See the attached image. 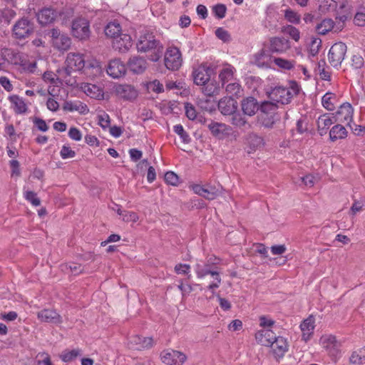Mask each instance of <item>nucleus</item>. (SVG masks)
I'll return each mask as SVG.
<instances>
[{
	"label": "nucleus",
	"mask_w": 365,
	"mask_h": 365,
	"mask_svg": "<svg viewBox=\"0 0 365 365\" xmlns=\"http://www.w3.org/2000/svg\"><path fill=\"white\" fill-rule=\"evenodd\" d=\"M214 74L215 68L207 63H202L192 68V77L194 83L200 86L202 93L207 96H217L220 91L219 83L212 79Z\"/></svg>",
	"instance_id": "f257e3e1"
},
{
	"label": "nucleus",
	"mask_w": 365,
	"mask_h": 365,
	"mask_svg": "<svg viewBox=\"0 0 365 365\" xmlns=\"http://www.w3.org/2000/svg\"><path fill=\"white\" fill-rule=\"evenodd\" d=\"M137 49L140 52H148L155 51L154 56L150 58L153 61H157L163 53V45L160 41L156 39L153 32L145 30L139 37L136 43Z\"/></svg>",
	"instance_id": "f03ea898"
},
{
	"label": "nucleus",
	"mask_w": 365,
	"mask_h": 365,
	"mask_svg": "<svg viewBox=\"0 0 365 365\" xmlns=\"http://www.w3.org/2000/svg\"><path fill=\"white\" fill-rule=\"evenodd\" d=\"M299 92V88L296 83L290 88L283 86H276L269 93V101L279 106H283L290 103L294 96H297Z\"/></svg>",
	"instance_id": "7ed1b4c3"
},
{
	"label": "nucleus",
	"mask_w": 365,
	"mask_h": 365,
	"mask_svg": "<svg viewBox=\"0 0 365 365\" xmlns=\"http://www.w3.org/2000/svg\"><path fill=\"white\" fill-rule=\"evenodd\" d=\"M279 106L271 101H264L260 106L259 121L265 128H272L275 122L280 119L277 111Z\"/></svg>",
	"instance_id": "20e7f679"
},
{
	"label": "nucleus",
	"mask_w": 365,
	"mask_h": 365,
	"mask_svg": "<svg viewBox=\"0 0 365 365\" xmlns=\"http://www.w3.org/2000/svg\"><path fill=\"white\" fill-rule=\"evenodd\" d=\"M195 273L200 279L204 278L206 275L210 274L213 278V282L207 286V289L213 292L218 288L221 284V277L218 271L210 265V260L205 264H197L195 266Z\"/></svg>",
	"instance_id": "39448f33"
},
{
	"label": "nucleus",
	"mask_w": 365,
	"mask_h": 365,
	"mask_svg": "<svg viewBox=\"0 0 365 365\" xmlns=\"http://www.w3.org/2000/svg\"><path fill=\"white\" fill-rule=\"evenodd\" d=\"M165 67L170 71H178L182 66V58L180 49L175 46L167 48L164 55Z\"/></svg>",
	"instance_id": "423d86ee"
},
{
	"label": "nucleus",
	"mask_w": 365,
	"mask_h": 365,
	"mask_svg": "<svg viewBox=\"0 0 365 365\" xmlns=\"http://www.w3.org/2000/svg\"><path fill=\"white\" fill-rule=\"evenodd\" d=\"M347 51L346 45L343 42L335 43L329 49L328 60L334 68H339Z\"/></svg>",
	"instance_id": "0eeeda50"
},
{
	"label": "nucleus",
	"mask_w": 365,
	"mask_h": 365,
	"mask_svg": "<svg viewBox=\"0 0 365 365\" xmlns=\"http://www.w3.org/2000/svg\"><path fill=\"white\" fill-rule=\"evenodd\" d=\"M319 342L332 359H336L339 357L341 344L335 336L331 334L323 335L320 338Z\"/></svg>",
	"instance_id": "6e6552de"
},
{
	"label": "nucleus",
	"mask_w": 365,
	"mask_h": 365,
	"mask_svg": "<svg viewBox=\"0 0 365 365\" xmlns=\"http://www.w3.org/2000/svg\"><path fill=\"white\" fill-rule=\"evenodd\" d=\"M12 31L16 38H26L34 32V24L27 18H21L14 25Z\"/></svg>",
	"instance_id": "1a4fd4ad"
},
{
	"label": "nucleus",
	"mask_w": 365,
	"mask_h": 365,
	"mask_svg": "<svg viewBox=\"0 0 365 365\" xmlns=\"http://www.w3.org/2000/svg\"><path fill=\"white\" fill-rule=\"evenodd\" d=\"M72 34L74 37L81 40L89 37V22L85 18L78 17L72 22Z\"/></svg>",
	"instance_id": "9d476101"
},
{
	"label": "nucleus",
	"mask_w": 365,
	"mask_h": 365,
	"mask_svg": "<svg viewBox=\"0 0 365 365\" xmlns=\"http://www.w3.org/2000/svg\"><path fill=\"white\" fill-rule=\"evenodd\" d=\"M353 113L354 109L351 105L349 103H344L341 105L338 110L332 115L336 122L346 123L347 125H350V123L353 120Z\"/></svg>",
	"instance_id": "9b49d317"
},
{
	"label": "nucleus",
	"mask_w": 365,
	"mask_h": 365,
	"mask_svg": "<svg viewBox=\"0 0 365 365\" xmlns=\"http://www.w3.org/2000/svg\"><path fill=\"white\" fill-rule=\"evenodd\" d=\"M162 361L168 365H182L187 357L183 353L175 350H166L160 354Z\"/></svg>",
	"instance_id": "f8f14e48"
},
{
	"label": "nucleus",
	"mask_w": 365,
	"mask_h": 365,
	"mask_svg": "<svg viewBox=\"0 0 365 365\" xmlns=\"http://www.w3.org/2000/svg\"><path fill=\"white\" fill-rule=\"evenodd\" d=\"M115 92L119 98L129 101H134L138 96V90L133 86L129 84L116 86Z\"/></svg>",
	"instance_id": "ddd939ff"
},
{
	"label": "nucleus",
	"mask_w": 365,
	"mask_h": 365,
	"mask_svg": "<svg viewBox=\"0 0 365 365\" xmlns=\"http://www.w3.org/2000/svg\"><path fill=\"white\" fill-rule=\"evenodd\" d=\"M272 53H282L289 48V42L284 37H272L267 47Z\"/></svg>",
	"instance_id": "4468645a"
},
{
	"label": "nucleus",
	"mask_w": 365,
	"mask_h": 365,
	"mask_svg": "<svg viewBox=\"0 0 365 365\" xmlns=\"http://www.w3.org/2000/svg\"><path fill=\"white\" fill-rule=\"evenodd\" d=\"M269 50L266 46L255 55L254 63L260 68H271L272 63L274 62V57L272 56Z\"/></svg>",
	"instance_id": "2eb2a0df"
},
{
	"label": "nucleus",
	"mask_w": 365,
	"mask_h": 365,
	"mask_svg": "<svg viewBox=\"0 0 365 365\" xmlns=\"http://www.w3.org/2000/svg\"><path fill=\"white\" fill-rule=\"evenodd\" d=\"M207 128L210 130L212 135L217 138H223L228 136L232 132V128L222 123H218L211 120L207 125Z\"/></svg>",
	"instance_id": "dca6fc26"
},
{
	"label": "nucleus",
	"mask_w": 365,
	"mask_h": 365,
	"mask_svg": "<svg viewBox=\"0 0 365 365\" xmlns=\"http://www.w3.org/2000/svg\"><path fill=\"white\" fill-rule=\"evenodd\" d=\"M107 73L113 78H119L126 73V67L120 59H113L108 63Z\"/></svg>",
	"instance_id": "f3484780"
},
{
	"label": "nucleus",
	"mask_w": 365,
	"mask_h": 365,
	"mask_svg": "<svg viewBox=\"0 0 365 365\" xmlns=\"http://www.w3.org/2000/svg\"><path fill=\"white\" fill-rule=\"evenodd\" d=\"M228 122L235 128L240 130H245L251 128V125L247 120V115L237 110L229 116Z\"/></svg>",
	"instance_id": "a211bd4d"
},
{
	"label": "nucleus",
	"mask_w": 365,
	"mask_h": 365,
	"mask_svg": "<svg viewBox=\"0 0 365 365\" xmlns=\"http://www.w3.org/2000/svg\"><path fill=\"white\" fill-rule=\"evenodd\" d=\"M128 68L134 74L143 73L148 67L146 60L141 56H132L127 63Z\"/></svg>",
	"instance_id": "6ab92c4d"
},
{
	"label": "nucleus",
	"mask_w": 365,
	"mask_h": 365,
	"mask_svg": "<svg viewBox=\"0 0 365 365\" xmlns=\"http://www.w3.org/2000/svg\"><path fill=\"white\" fill-rule=\"evenodd\" d=\"M218 109L223 115L230 116L237 110V102L232 97H224L218 102Z\"/></svg>",
	"instance_id": "aec40b11"
},
{
	"label": "nucleus",
	"mask_w": 365,
	"mask_h": 365,
	"mask_svg": "<svg viewBox=\"0 0 365 365\" xmlns=\"http://www.w3.org/2000/svg\"><path fill=\"white\" fill-rule=\"evenodd\" d=\"M269 346L276 359L282 358L288 351L289 346L287 340L282 336H277Z\"/></svg>",
	"instance_id": "412c9836"
},
{
	"label": "nucleus",
	"mask_w": 365,
	"mask_h": 365,
	"mask_svg": "<svg viewBox=\"0 0 365 365\" xmlns=\"http://www.w3.org/2000/svg\"><path fill=\"white\" fill-rule=\"evenodd\" d=\"M132 38L126 34H120L113 41V48L121 53L127 52L132 46Z\"/></svg>",
	"instance_id": "4be33fe9"
},
{
	"label": "nucleus",
	"mask_w": 365,
	"mask_h": 365,
	"mask_svg": "<svg viewBox=\"0 0 365 365\" xmlns=\"http://www.w3.org/2000/svg\"><path fill=\"white\" fill-rule=\"evenodd\" d=\"M241 108L244 115L249 117L253 116L260 110L257 101L253 97H247L243 99L241 102Z\"/></svg>",
	"instance_id": "5701e85b"
},
{
	"label": "nucleus",
	"mask_w": 365,
	"mask_h": 365,
	"mask_svg": "<svg viewBox=\"0 0 365 365\" xmlns=\"http://www.w3.org/2000/svg\"><path fill=\"white\" fill-rule=\"evenodd\" d=\"M38 23L46 26L53 23L57 17L56 11L51 8H43L36 14Z\"/></svg>",
	"instance_id": "b1692460"
},
{
	"label": "nucleus",
	"mask_w": 365,
	"mask_h": 365,
	"mask_svg": "<svg viewBox=\"0 0 365 365\" xmlns=\"http://www.w3.org/2000/svg\"><path fill=\"white\" fill-rule=\"evenodd\" d=\"M37 317L41 322L53 324L61 322V316L53 309H43L37 313Z\"/></svg>",
	"instance_id": "393cba45"
},
{
	"label": "nucleus",
	"mask_w": 365,
	"mask_h": 365,
	"mask_svg": "<svg viewBox=\"0 0 365 365\" xmlns=\"http://www.w3.org/2000/svg\"><path fill=\"white\" fill-rule=\"evenodd\" d=\"M336 122L335 118L333 116L331 117L328 113L321 115L317 120L319 134L322 136L327 134L330 125Z\"/></svg>",
	"instance_id": "a878e982"
},
{
	"label": "nucleus",
	"mask_w": 365,
	"mask_h": 365,
	"mask_svg": "<svg viewBox=\"0 0 365 365\" xmlns=\"http://www.w3.org/2000/svg\"><path fill=\"white\" fill-rule=\"evenodd\" d=\"M276 337L275 334L269 329L259 330L255 334V339L258 343L266 346H269Z\"/></svg>",
	"instance_id": "bb28decb"
},
{
	"label": "nucleus",
	"mask_w": 365,
	"mask_h": 365,
	"mask_svg": "<svg viewBox=\"0 0 365 365\" xmlns=\"http://www.w3.org/2000/svg\"><path fill=\"white\" fill-rule=\"evenodd\" d=\"M66 63L74 71H80L85 66V61L83 55L80 53H68L66 60Z\"/></svg>",
	"instance_id": "cd10ccee"
},
{
	"label": "nucleus",
	"mask_w": 365,
	"mask_h": 365,
	"mask_svg": "<svg viewBox=\"0 0 365 365\" xmlns=\"http://www.w3.org/2000/svg\"><path fill=\"white\" fill-rule=\"evenodd\" d=\"M81 88L87 96L92 98H103L104 93L103 89L95 84L85 83L81 85Z\"/></svg>",
	"instance_id": "c85d7f7f"
},
{
	"label": "nucleus",
	"mask_w": 365,
	"mask_h": 365,
	"mask_svg": "<svg viewBox=\"0 0 365 365\" xmlns=\"http://www.w3.org/2000/svg\"><path fill=\"white\" fill-rule=\"evenodd\" d=\"M9 100L14 106L13 108L16 114H24L27 111V106L22 98L17 95L10 96Z\"/></svg>",
	"instance_id": "c756f323"
},
{
	"label": "nucleus",
	"mask_w": 365,
	"mask_h": 365,
	"mask_svg": "<svg viewBox=\"0 0 365 365\" xmlns=\"http://www.w3.org/2000/svg\"><path fill=\"white\" fill-rule=\"evenodd\" d=\"M302 332V339L307 341L310 339L314 329V321L312 319H307L300 324Z\"/></svg>",
	"instance_id": "7c9ffc66"
},
{
	"label": "nucleus",
	"mask_w": 365,
	"mask_h": 365,
	"mask_svg": "<svg viewBox=\"0 0 365 365\" xmlns=\"http://www.w3.org/2000/svg\"><path fill=\"white\" fill-rule=\"evenodd\" d=\"M347 130L341 124L334 125L329 131V138L331 141L344 139L347 136Z\"/></svg>",
	"instance_id": "2f4dec72"
},
{
	"label": "nucleus",
	"mask_w": 365,
	"mask_h": 365,
	"mask_svg": "<svg viewBox=\"0 0 365 365\" xmlns=\"http://www.w3.org/2000/svg\"><path fill=\"white\" fill-rule=\"evenodd\" d=\"M105 34L113 40L121 34L120 24L117 21L109 22L104 29Z\"/></svg>",
	"instance_id": "473e14b6"
},
{
	"label": "nucleus",
	"mask_w": 365,
	"mask_h": 365,
	"mask_svg": "<svg viewBox=\"0 0 365 365\" xmlns=\"http://www.w3.org/2000/svg\"><path fill=\"white\" fill-rule=\"evenodd\" d=\"M337 103L336 95L334 93L327 92L322 98V104L327 110H334Z\"/></svg>",
	"instance_id": "72a5a7b5"
},
{
	"label": "nucleus",
	"mask_w": 365,
	"mask_h": 365,
	"mask_svg": "<svg viewBox=\"0 0 365 365\" xmlns=\"http://www.w3.org/2000/svg\"><path fill=\"white\" fill-rule=\"evenodd\" d=\"M53 46L59 51L68 50L71 44V39L68 35L62 34L56 41L53 43Z\"/></svg>",
	"instance_id": "f704fd0d"
},
{
	"label": "nucleus",
	"mask_w": 365,
	"mask_h": 365,
	"mask_svg": "<svg viewBox=\"0 0 365 365\" xmlns=\"http://www.w3.org/2000/svg\"><path fill=\"white\" fill-rule=\"evenodd\" d=\"M82 354V350L80 349L65 350L60 354V359L64 362H71L76 360Z\"/></svg>",
	"instance_id": "c9c22d12"
},
{
	"label": "nucleus",
	"mask_w": 365,
	"mask_h": 365,
	"mask_svg": "<svg viewBox=\"0 0 365 365\" xmlns=\"http://www.w3.org/2000/svg\"><path fill=\"white\" fill-rule=\"evenodd\" d=\"M334 26V22L331 19H325L316 26V31L319 34L325 35L330 31Z\"/></svg>",
	"instance_id": "e433bc0d"
},
{
	"label": "nucleus",
	"mask_w": 365,
	"mask_h": 365,
	"mask_svg": "<svg viewBox=\"0 0 365 365\" xmlns=\"http://www.w3.org/2000/svg\"><path fill=\"white\" fill-rule=\"evenodd\" d=\"M351 364H362L365 363V346L354 351L349 358Z\"/></svg>",
	"instance_id": "4c0bfd02"
},
{
	"label": "nucleus",
	"mask_w": 365,
	"mask_h": 365,
	"mask_svg": "<svg viewBox=\"0 0 365 365\" xmlns=\"http://www.w3.org/2000/svg\"><path fill=\"white\" fill-rule=\"evenodd\" d=\"M234 68L229 66L222 69L219 73V78L223 86L226 83H228L233 78Z\"/></svg>",
	"instance_id": "58836bf2"
},
{
	"label": "nucleus",
	"mask_w": 365,
	"mask_h": 365,
	"mask_svg": "<svg viewBox=\"0 0 365 365\" xmlns=\"http://www.w3.org/2000/svg\"><path fill=\"white\" fill-rule=\"evenodd\" d=\"M16 16V12L9 8L0 10V23L9 25L12 19Z\"/></svg>",
	"instance_id": "ea45409f"
},
{
	"label": "nucleus",
	"mask_w": 365,
	"mask_h": 365,
	"mask_svg": "<svg viewBox=\"0 0 365 365\" xmlns=\"http://www.w3.org/2000/svg\"><path fill=\"white\" fill-rule=\"evenodd\" d=\"M134 342L138 345L136 347L137 349H148L153 346V340L150 337H141V336H135L133 339Z\"/></svg>",
	"instance_id": "a19ab883"
},
{
	"label": "nucleus",
	"mask_w": 365,
	"mask_h": 365,
	"mask_svg": "<svg viewBox=\"0 0 365 365\" xmlns=\"http://www.w3.org/2000/svg\"><path fill=\"white\" fill-rule=\"evenodd\" d=\"M354 24L357 26H365V6L357 8L354 17Z\"/></svg>",
	"instance_id": "79ce46f5"
},
{
	"label": "nucleus",
	"mask_w": 365,
	"mask_h": 365,
	"mask_svg": "<svg viewBox=\"0 0 365 365\" xmlns=\"http://www.w3.org/2000/svg\"><path fill=\"white\" fill-rule=\"evenodd\" d=\"M73 71L74 70L72 68H70V66H68L67 65L64 68H58L57 70L58 76L56 77V80L59 82H61V81L63 80L66 82V84H72V83H71V81L68 80L67 78L71 76Z\"/></svg>",
	"instance_id": "37998d69"
},
{
	"label": "nucleus",
	"mask_w": 365,
	"mask_h": 365,
	"mask_svg": "<svg viewBox=\"0 0 365 365\" xmlns=\"http://www.w3.org/2000/svg\"><path fill=\"white\" fill-rule=\"evenodd\" d=\"M274 63L281 69L291 70L294 68L295 61L287 60L282 58L274 57Z\"/></svg>",
	"instance_id": "c03bdc74"
},
{
	"label": "nucleus",
	"mask_w": 365,
	"mask_h": 365,
	"mask_svg": "<svg viewBox=\"0 0 365 365\" xmlns=\"http://www.w3.org/2000/svg\"><path fill=\"white\" fill-rule=\"evenodd\" d=\"M225 90L228 94L237 97L240 96L243 91L242 86L237 82L228 83L225 88Z\"/></svg>",
	"instance_id": "a18cd8bd"
},
{
	"label": "nucleus",
	"mask_w": 365,
	"mask_h": 365,
	"mask_svg": "<svg viewBox=\"0 0 365 365\" xmlns=\"http://www.w3.org/2000/svg\"><path fill=\"white\" fill-rule=\"evenodd\" d=\"M350 65L351 68L354 70L361 69L364 66V58L358 53L353 54L351 58Z\"/></svg>",
	"instance_id": "49530a36"
},
{
	"label": "nucleus",
	"mask_w": 365,
	"mask_h": 365,
	"mask_svg": "<svg viewBox=\"0 0 365 365\" xmlns=\"http://www.w3.org/2000/svg\"><path fill=\"white\" fill-rule=\"evenodd\" d=\"M173 130L175 133H177L180 138L182 139L183 143H187L190 141V138L187 133L184 130L183 127L180 124H178L174 125Z\"/></svg>",
	"instance_id": "de8ad7c7"
},
{
	"label": "nucleus",
	"mask_w": 365,
	"mask_h": 365,
	"mask_svg": "<svg viewBox=\"0 0 365 365\" xmlns=\"http://www.w3.org/2000/svg\"><path fill=\"white\" fill-rule=\"evenodd\" d=\"M212 12L214 15L219 19H222L225 16L227 7L225 4H217L212 6Z\"/></svg>",
	"instance_id": "09e8293b"
},
{
	"label": "nucleus",
	"mask_w": 365,
	"mask_h": 365,
	"mask_svg": "<svg viewBox=\"0 0 365 365\" xmlns=\"http://www.w3.org/2000/svg\"><path fill=\"white\" fill-rule=\"evenodd\" d=\"M148 91L159 93L163 91V86L158 80H154L146 83Z\"/></svg>",
	"instance_id": "8fccbe9b"
},
{
	"label": "nucleus",
	"mask_w": 365,
	"mask_h": 365,
	"mask_svg": "<svg viewBox=\"0 0 365 365\" xmlns=\"http://www.w3.org/2000/svg\"><path fill=\"white\" fill-rule=\"evenodd\" d=\"M324 65V61H319L318 63V68L317 71H318V74L319 75L321 79L324 81H330V73L325 69Z\"/></svg>",
	"instance_id": "3c124183"
},
{
	"label": "nucleus",
	"mask_w": 365,
	"mask_h": 365,
	"mask_svg": "<svg viewBox=\"0 0 365 365\" xmlns=\"http://www.w3.org/2000/svg\"><path fill=\"white\" fill-rule=\"evenodd\" d=\"M24 197L25 199L30 202L34 206H38L41 204L40 199L37 197V195L36 192L33 191H26L24 192Z\"/></svg>",
	"instance_id": "603ef678"
},
{
	"label": "nucleus",
	"mask_w": 365,
	"mask_h": 365,
	"mask_svg": "<svg viewBox=\"0 0 365 365\" xmlns=\"http://www.w3.org/2000/svg\"><path fill=\"white\" fill-rule=\"evenodd\" d=\"M165 181L171 185L176 186L179 182L178 176L173 171H168L165 174Z\"/></svg>",
	"instance_id": "864d4df0"
},
{
	"label": "nucleus",
	"mask_w": 365,
	"mask_h": 365,
	"mask_svg": "<svg viewBox=\"0 0 365 365\" xmlns=\"http://www.w3.org/2000/svg\"><path fill=\"white\" fill-rule=\"evenodd\" d=\"M284 16L287 21L293 24H299L300 21V16L291 9H287L285 11Z\"/></svg>",
	"instance_id": "5fc2aeb1"
},
{
	"label": "nucleus",
	"mask_w": 365,
	"mask_h": 365,
	"mask_svg": "<svg viewBox=\"0 0 365 365\" xmlns=\"http://www.w3.org/2000/svg\"><path fill=\"white\" fill-rule=\"evenodd\" d=\"M60 155L63 159L72 158L75 157L76 152L73 150L68 145H64L61 148Z\"/></svg>",
	"instance_id": "6e6d98bb"
},
{
	"label": "nucleus",
	"mask_w": 365,
	"mask_h": 365,
	"mask_svg": "<svg viewBox=\"0 0 365 365\" xmlns=\"http://www.w3.org/2000/svg\"><path fill=\"white\" fill-rule=\"evenodd\" d=\"M138 215L137 213L134 212L130 211H126L125 210L123 215H122V220L124 222H136L138 220Z\"/></svg>",
	"instance_id": "4d7b16f0"
},
{
	"label": "nucleus",
	"mask_w": 365,
	"mask_h": 365,
	"mask_svg": "<svg viewBox=\"0 0 365 365\" xmlns=\"http://www.w3.org/2000/svg\"><path fill=\"white\" fill-rule=\"evenodd\" d=\"M220 191L215 187H210V188H206V193L203 195V197L208 200H212L215 199L220 194Z\"/></svg>",
	"instance_id": "13d9d810"
},
{
	"label": "nucleus",
	"mask_w": 365,
	"mask_h": 365,
	"mask_svg": "<svg viewBox=\"0 0 365 365\" xmlns=\"http://www.w3.org/2000/svg\"><path fill=\"white\" fill-rule=\"evenodd\" d=\"M98 125L103 128L106 129L110 126V117L107 113H103L98 115Z\"/></svg>",
	"instance_id": "bf43d9fd"
},
{
	"label": "nucleus",
	"mask_w": 365,
	"mask_h": 365,
	"mask_svg": "<svg viewBox=\"0 0 365 365\" xmlns=\"http://www.w3.org/2000/svg\"><path fill=\"white\" fill-rule=\"evenodd\" d=\"M322 41L319 38L314 39L310 45L309 53L312 56H316L321 48Z\"/></svg>",
	"instance_id": "052dcab7"
},
{
	"label": "nucleus",
	"mask_w": 365,
	"mask_h": 365,
	"mask_svg": "<svg viewBox=\"0 0 365 365\" xmlns=\"http://www.w3.org/2000/svg\"><path fill=\"white\" fill-rule=\"evenodd\" d=\"M215 35L216 36L223 41L224 42H227V41H229L230 39V34L228 33L227 31H226L225 29H224L223 28H217L216 30H215Z\"/></svg>",
	"instance_id": "680f3d73"
},
{
	"label": "nucleus",
	"mask_w": 365,
	"mask_h": 365,
	"mask_svg": "<svg viewBox=\"0 0 365 365\" xmlns=\"http://www.w3.org/2000/svg\"><path fill=\"white\" fill-rule=\"evenodd\" d=\"M185 108L186 116L190 120H194L196 118L197 113H196L195 107L191 103H185Z\"/></svg>",
	"instance_id": "e2e57ef3"
},
{
	"label": "nucleus",
	"mask_w": 365,
	"mask_h": 365,
	"mask_svg": "<svg viewBox=\"0 0 365 365\" xmlns=\"http://www.w3.org/2000/svg\"><path fill=\"white\" fill-rule=\"evenodd\" d=\"M190 270V266L187 264H178L175 267V271L178 274H187Z\"/></svg>",
	"instance_id": "0e129e2a"
},
{
	"label": "nucleus",
	"mask_w": 365,
	"mask_h": 365,
	"mask_svg": "<svg viewBox=\"0 0 365 365\" xmlns=\"http://www.w3.org/2000/svg\"><path fill=\"white\" fill-rule=\"evenodd\" d=\"M286 32L296 41L300 38L299 31L292 26H288L286 29Z\"/></svg>",
	"instance_id": "69168bd1"
},
{
	"label": "nucleus",
	"mask_w": 365,
	"mask_h": 365,
	"mask_svg": "<svg viewBox=\"0 0 365 365\" xmlns=\"http://www.w3.org/2000/svg\"><path fill=\"white\" fill-rule=\"evenodd\" d=\"M68 136L70 138H71L72 140H74L76 141H79L82 138V135H81V131L75 127H72L70 128V130L68 131Z\"/></svg>",
	"instance_id": "338daca9"
},
{
	"label": "nucleus",
	"mask_w": 365,
	"mask_h": 365,
	"mask_svg": "<svg viewBox=\"0 0 365 365\" xmlns=\"http://www.w3.org/2000/svg\"><path fill=\"white\" fill-rule=\"evenodd\" d=\"M34 123L41 131L46 132L48 129L46 121L41 118H36L34 120Z\"/></svg>",
	"instance_id": "774afa93"
}]
</instances>
